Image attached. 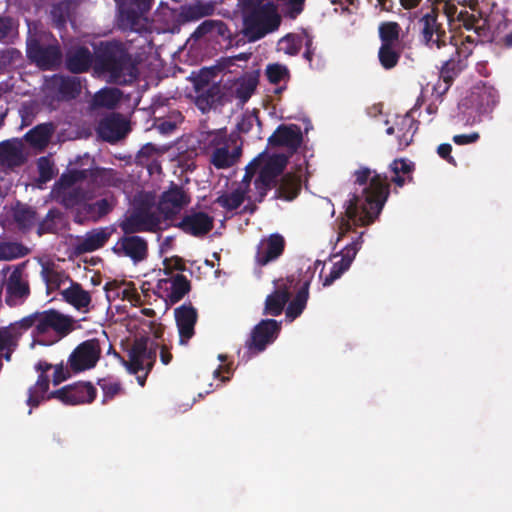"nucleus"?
<instances>
[{"label": "nucleus", "instance_id": "nucleus-9", "mask_svg": "<svg viewBox=\"0 0 512 512\" xmlns=\"http://www.w3.org/2000/svg\"><path fill=\"white\" fill-rule=\"evenodd\" d=\"M445 13L448 19L458 22L459 28H464L467 32H471L472 37L482 39H492V33L489 25V20L483 17L481 12L478 14L469 12L467 10H460L452 5H445Z\"/></svg>", "mask_w": 512, "mask_h": 512}, {"label": "nucleus", "instance_id": "nucleus-54", "mask_svg": "<svg viewBox=\"0 0 512 512\" xmlns=\"http://www.w3.org/2000/svg\"><path fill=\"white\" fill-rule=\"evenodd\" d=\"M265 74L268 81L272 84H279L281 81L288 80L290 77L288 68L279 63L267 65Z\"/></svg>", "mask_w": 512, "mask_h": 512}, {"label": "nucleus", "instance_id": "nucleus-51", "mask_svg": "<svg viewBox=\"0 0 512 512\" xmlns=\"http://www.w3.org/2000/svg\"><path fill=\"white\" fill-rule=\"evenodd\" d=\"M479 99V113H486L491 111L499 101V94L493 87L484 86L479 93H477Z\"/></svg>", "mask_w": 512, "mask_h": 512}, {"label": "nucleus", "instance_id": "nucleus-24", "mask_svg": "<svg viewBox=\"0 0 512 512\" xmlns=\"http://www.w3.org/2000/svg\"><path fill=\"white\" fill-rule=\"evenodd\" d=\"M423 102L422 97H418L415 105L410 111L405 115H398L395 118L398 146L401 149L408 147L413 141V137L418 130L419 125V122L414 119L413 113L422 106Z\"/></svg>", "mask_w": 512, "mask_h": 512}, {"label": "nucleus", "instance_id": "nucleus-44", "mask_svg": "<svg viewBox=\"0 0 512 512\" xmlns=\"http://www.w3.org/2000/svg\"><path fill=\"white\" fill-rule=\"evenodd\" d=\"M53 130L52 123L39 124L25 134V140L34 147H45L51 138Z\"/></svg>", "mask_w": 512, "mask_h": 512}, {"label": "nucleus", "instance_id": "nucleus-64", "mask_svg": "<svg viewBox=\"0 0 512 512\" xmlns=\"http://www.w3.org/2000/svg\"><path fill=\"white\" fill-rule=\"evenodd\" d=\"M3 258L12 259L17 257H23L27 254V250L21 244H6L2 247Z\"/></svg>", "mask_w": 512, "mask_h": 512}, {"label": "nucleus", "instance_id": "nucleus-21", "mask_svg": "<svg viewBox=\"0 0 512 512\" xmlns=\"http://www.w3.org/2000/svg\"><path fill=\"white\" fill-rule=\"evenodd\" d=\"M174 317L179 333L180 344H187L195 335L198 312L191 303H185L174 310Z\"/></svg>", "mask_w": 512, "mask_h": 512}, {"label": "nucleus", "instance_id": "nucleus-22", "mask_svg": "<svg viewBox=\"0 0 512 512\" xmlns=\"http://www.w3.org/2000/svg\"><path fill=\"white\" fill-rule=\"evenodd\" d=\"M130 131L129 122L120 113H112L103 118L98 125V133L107 142L115 143L123 139Z\"/></svg>", "mask_w": 512, "mask_h": 512}, {"label": "nucleus", "instance_id": "nucleus-20", "mask_svg": "<svg viewBox=\"0 0 512 512\" xmlns=\"http://www.w3.org/2000/svg\"><path fill=\"white\" fill-rule=\"evenodd\" d=\"M285 246V238L279 233H273L262 238L256 249V264L263 267L276 261L284 253Z\"/></svg>", "mask_w": 512, "mask_h": 512}, {"label": "nucleus", "instance_id": "nucleus-31", "mask_svg": "<svg viewBox=\"0 0 512 512\" xmlns=\"http://www.w3.org/2000/svg\"><path fill=\"white\" fill-rule=\"evenodd\" d=\"M143 12L139 11L133 5L123 6L120 9L119 26L123 30H130L138 33L147 31V19L143 17Z\"/></svg>", "mask_w": 512, "mask_h": 512}, {"label": "nucleus", "instance_id": "nucleus-27", "mask_svg": "<svg viewBox=\"0 0 512 512\" xmlns=\"http://www.w3.org/2000/svg\"><path fill=\"white\" fill-rule=\"evenodd\" d=\"M49 87L57 93L61 100L75 99L82 91L81 79L77 76L54 75L50 80Z\"/></svg>", "mask_w": 512, "mask_h": 512}, {"label": "nucleus", "instance_id": "nucleus-34", "mask_svg": "<svg viewBox=\"0 0 512 512\" xmlns=\"http://www.w3.org/2000/svg\"><path fill=\"white\" fill-rule=\"evenodd\" d=\"M220 37L223 40L232 41V32L222 20L207 19L203 21L192 33L194 39H201L205 36Z\"/></svg>", "mask_w": 512, "mask_h": 512}, {"label": "nucleus", "instance_id": "nucleus-48", "mask_svg": "<svg viewBox=\"0 0 512 512\" xmlns=\"http://www.w3.org/2000/svg\"><path fill=\"white\" fill-rule=\"evenodd\" d=\"M37 324H38V311L31 313L14 323H11L9 325V328L13 332V334L15 336V340L17 342L18 339L23 334V332H25L31 328H34L33 335L37 336Z\"/></svg>", "mask_w": 512, "mask_h": 512}, {"label": "nucleus", "instance_id": "nucleus-45", "mask_svg": "<svg viewBox=\"0 0 512 512\" xmlns=\"http://www.w3.org/2000/svg\"><path fill=\"white\" fill-rule=\"evenodd\" d=\"M247 190L238 187L231 193H223L215 199V203L226 209L233 211L238 209L246 199Z\"/></svg>", "mask_w": 512, "mask_h": 512}, {"label": "nucleus", "instance_id": "nucleus-63", "mask_svg": "<svg viewBox=\"0 0 512 512\" xmlns=\"http://www.w3.org/2000/svg\"><path fill=\"white\" fill-rule=\"evenodd\" d=\"M22 57L21 52L16 48H7L0 52V64L4 67L10 66Z\"/></svg>", "mask_w": 512, "mask_h": 512}, {"label": "nucleus", "instance_id": "nucleus-33", "mask_svg": "<svg viewBox=\"0 0 512 512\" xmlns=\"http://www.w3.org/2000/svg\"><path fill=\"white\" fill-rule=\"evenodd\" d=\"M61 296L65 302L78 311H87L92 301L90 293L84 290L80 283L73 280L68 288L61 291Z\"/></svg>", "mask_w": 512, "mask_h": 512}, {"label": "nucleus", "instance_id": "nucleus-62", "mask_svg": "<svg viewBox=\"0 0 512 512\" xmlns=\"http://www.w3.org/2000/svg\"><path fill=\"white\" fill-rule=\"evenodd\" d=\"M164 273L170 275L173 271H185L186 266L184 260L179 256L165 258L163 261Z\"/></svg>", "mask_w": 512, "mask_h": 512}, {"label": "nucleus", "instance_id": "nucleus-60", "mask_svg": "<svg viewBox=\"0 0 512 512\" xmlns=\"http://www.w3.org/2000/svg\"><path fill=\"white\" fill-rule=\"evenodd\" d=\"M39 179L42 182L50 181L54 176L53 164L47 157H40L37 162Z\"/></svg>", "mask_w": 512, "mask_h": 512}, {"label": "nucleus", "instance_id": "nucleus-55", "mask_svg": "<svg viewBox=\"0 0 512 512\" xmlns=\"http://www.w3.org/2000/svg\"><path fill=\"white\" fill-rule=\"evenodd\" d=\"M15 160H19V165H21L24 162V157L21 149H18L17 147L8 142H3L0 145V162H15Z\"/></svg>", "mask_w": 512, "mask_h": 512}, {"label": "nucleus", "instance_id": "nucleus-59", "mask_svg": "<svg viewBox=\"0 0 512 512\" xmlns=\"http://www.w3.org/2000/svg\"><path fill=\"white\" fill-rule=\"evenodd\" d=\"M280 43L285 45L282 48L284 52L291 56L297 55L300 52L302 46L300 38L291 34L283 37Z\"/></svg>", "mask_w": 512, "mask_h": 512}, {"label": "nucleus", "instance_id": "nucleus-3", "mask_svg": "<svg viewBox=\"0 0 512 512\" xmlns=\"http://www.w3.org/2000/svg\"><path fill=\"white\" fill-rule=\"evenodd\" d=\"M95 69L108 76V81L125 85L137 77V69L132 63L126 46L119 41L101 43L96 52Z\"/></svg>", "mask_w": 512, "mask_h": 512}, {"label": "nucleus", "instance_id": "nucleus-36", "mask_svg": "<svg viewBox=\"0 0 512 512\" xmlns=\"http://www.w3.org/2000/svg\"><path fill=\"white\" fill-rule=\"evenodd\" d=\"M222 97L221 86L217 83H213L206 89L198 92L195 103L202 112H206L221 104Z\"/></svg>", "mask_w": 512, "mask_h": 512}, {"label": "nucleus", "instance_id": "nucleus-30", "mask_svg": "<svg viewBox=\"0 0 512 512\" xmlns=\"http://www.w3.org/2000/svg\"><path fill=\"white\" fill-rule=\"evenodd\" d=\"M92 63L93 55L85 46L73 48L66 53V68L74 74L87 72Z\"/></svg>", "mask_w": 512, "mask_h": 512}, {"label": "nucleus", "instance_id": "nucleus-23", "mask_svg": "<svg viewBox=\"0 0 512 512\" xmlns=\"http://www.w3.org/2000/svg\"><path fill=\"white\" fill-rule=\"evenodd\" d=\"M174 226L188 235L203 237L213 229L214 218L205 212H193L185 215Z\"/></svg>", "mask_w": 512, "mask_h": 512}, {"label": "nucleus", "instance_id": "nucleus-35", "mask_svg": "<svg viewBox=\"0 0 512 512\" xmlns=\"http://www.w3.org/2000/svg\"><path fill=\"white\" fill-rule=\"evenodd\" d=\"M467 66V63L459 59L457 56H455L453 53L451 57L447 60H445L442 63L441 69H440V78L444 82V87L441 91V85L435 86L434 90L438 92L439 94H444L448 91L450 88L453 80L455 77L463 71Z\"/></svg>", "mask_w": 512, "mask_h": 512}, {"label": "nucleus", "instance_id": "nucleus-6", "mask_svg": "<svg viewBox=\"0 0 512 512\" xmlns=\"http://www.w3.org/2000/svg\"><path fill=\"white\" fill-rule=\"evenodd\" d=\"M420 42L431 50H441L451 44L453 37L448 36L443 23L439 22L436 9L422 15L418 22Z\"/></svg>", "mask_w": 512, "mask_h": 512}, {"label": "nucleus", "instance_id": "nucleus-8", "mask_svg": "<svg viewBox=\"0 0 512 512\" xmlns=\"http://www.w3.org/2000/svg\"><path fill=\"white\" fill-rule=\"evenodd\" d=\"M159 344L147 337L137 338L128 352L129 360L122 359L123 364L131 374H137L146 369L151 371L156 361Z\"/></svg>", "mask_w": 512, "mask_h": 512}, {"label": "nucleus", "instance_id": "nucleus-28", "mask_svg": "<svg viewBox=\"0 0 512 512\" xmlns=\"http://www.w3.org/2000/svg\"><path fill=\"white\" fill-rule=\"evenodd\" d=\"M112 232L108 227L96 228L87 232L84 238L75 245L76 254L89 253L104 247Z\"/></svg>", "mask_w": 512, "mask_h": 512}, {"label": "nucleus", "instance_id": "nucleus-15", "mask_svg": "<svg viewBox=\"0 0 512 512\" xmlns=\"http://www.w3.org/2000/svg\"><path fill=\"white\" fill-rule=\"evenodd\" d=\"M209 146L213 148L209 161L217 169H227L234 166L242 154L241 147L231 148L229 140L221 133H217L213 137Z\"/></svg>", "mask_w": 512, "mask_h": 512}, {"label": "nucleus", "instance_id": "nucleus-11", "mask_svg": "<svg viewBox=\"0 0 512 512\" xmlns=\"http://www.w3.org/2000/svg\"><path fill=\"white\" fill-rule=\"evenodd\" d=\"M27 57L43 70H50L61 63L62 52L57 43L44 44L37 37H29L26 42Z\"/></svg>", "mask_w": 512, "mask_h": 512}, {"label": "nucleus", "instance_id": "nucleus-52", "mask_svg": "<svg viewBox=\"0 0 512 512\" xmlns=\"http://www.w3.org/2000/svg\"><path fill=\"white\" fill-rule=\"evenodd\" d=\"M258 85V77L256 75H249L243 78L235 89L236 98L242 103H246L256 90Z\"/></svg>", "mask_w": 512, "mask_h": 512}, {"label": "nucleus", "instance_id": "nucleus-10", "mask_svg": "<svg viewBox=\"0 0 512 512\" xmlns=\"http://www.w3.org/2000/svg\"><path fill=\"white\" fill-rule=\"evenodd\" d=\"M280 328V323L274 319L261 320L253 328L250 338L246 341L243 360L248 361L253 355L264 351L267 345L277 338Z\"/></svg>", "mask_w": 512, "mask_h": 512}, {"label": "nucleus", "instance_id": "nucleus-26", "mask_svg": "<svg viewBox=\"0 0 512 512\" xmlns=\"http://www.w3.org/2000/svg\"><path fill=\"white\" fill-rule=\"evenodd\" d=\"M291 283L292 281H290L289 279H287L286 282H284L283 280L275 282V291L266 297L265 306L263 310L264 315L279 316L282 314L284 307L291 296Z\"/></svg>", "mask_w": 512, "mask_h": 512}, {"label": "nucleus", "instance_id": "nucleus-46", "mask_svg": "<svg viewBox=\"0 0 512 512\" xmlns=\"http://www.w3.org/2000/svg\"><path fill=\"white\" fill-rule=\"evenodd\" d=\"M306 0H274L280 14L291 20H295L305 8Z\"/></svg>", "mask_w": 512, "mask_h": 512}, {"label": "nucleus", "instance_id": "nucleus-29", "mask_svg": "<svg viewBox=\"0 0 512 512\" xmlns=\"http://www.w3.org/2000/svg\"><path fill=\"white\" fill-rule=\"evenodd\" d=\"M301 191V179L293 173L281 174L277 178L274 199L293 201Z\"/></svg>", "mask_w": 512, "mask_h": 512}, {"label": "nucleus", "instance_id": "nucleus-18", "mask_svg": "<svg viewBox=\"0 0 512 512\" xmlns=\"http://www.w3.org/2000/svg\"><path fill=\"white\" fill-rule=\"evenodd\" d=\"M191 201L189 193L181 186L171 183L168 190L160 196L158 210L165 220L173 219Z\"/></svg>", "mask_w": 512, "mask_h": 512}, {"label": "nucleus", "instance_id": "nucleus-61", "mask_svg": "<svg viewBox=\"0 0 512 512\" xmlns=\"http://www.w3.org/2000/svg\"><path fill=\"white\" fill-rule=\"evenodd\" d=\"M16 345L15 336L9 326L0 327V352L10 350Z\"/></svg>", "mask_w": 512, "mask_h": 512}, {"label": "nucleus", "instance_id": "nucleus-41", "mask_svg": "<svg viewBox=\"0 0 512 512\" xmlns=\"http://www.w3.org/2000/svg\"><path fill=\"white\" fill-rule=\"evenodd\" d=\"M309 285V280L304 281L294 299L288 304L286 308V318L290 321H294L305 309L309 296Z\"/></svg>", "mask_w": 512, "mask_h": 512}, {"label": "nucleus", "instance_id": "nucleus-57", "mask_svg": "<svg viewBox=\"0 0 512 512\" xmlns=\"http://www.w3.org/2000/svg\"><path fill=\"white\" fill-rule=\"evenodd\" d=\"M123 289L120 291V297L122 300L129 301L132 305L137 306L141 304V296L138 293L135 284L133 282L125 281Z\"/></svg>", "mask_w": 512, "mask_h": 512}, {"label": "nucleus", "instance_id": "nucleus-2", "mask_svg": "<svg viewBox=\"0 0 512 512\" xmlns=\"http://www.w3.org/2000/svg\"><path fill=\"white\" fill-rule=\"evenodd\" d=\"M85 160L86 164H81L79 169L73 168L63 173L54 183L51 190L52 199L63 206L65 209L77 208L85 200H91L93 193L81 185L76 184L89 179L96 186H106L109 184L107 175L111 170L99 167H92L94 161L88 155L79 157V162Z\"/></svg>", "mask_w": 512, "mask_h": 512}, {"label": "nucleus", "instance_id": "nucleus-1", "mask_svg": "<svg viewBox=\"0 0 512 512\" xmlns=\"http://www.w3.org/2000/svg\"><path fill=\"white\" fill-rule=\"evenodd\" d=\"M369 185L363 188L360 195L353 194L345 203L344 216L338 227V241L352 230L353 226H366L374 222L380 214L390 194L388 177L375 173L371 177L369 168H361L355 172V182L359 185Z\"/></svg>", "mask_w": 512, "mask_h": 512}, {"label": "nucleus", "instance_id": "nucleus-43", "mask_svg": "<svg viewBox=\"0 0 512 512\" xmlns=\"http://www.w3.org/2000/svg\"><path fill=\"white\" fill-rule=\"evenodd\" d=\"M122 92L118 88H103L92 99L94 108L114 109L120 102Z\"/></svg>", "mask_w": 512, "mask_h": 512}, {"label": "nucleus", "instance_id": "nucleus-50", "mask_svg": "<svg viewBox=\"0 0 512 512\" xmlns=\"http://www.w3.org/2000/svg\"><path fill=\"white\" fill-rule=\"evenodd\" d=\"M14 220L21 229H30L36 221V211L24 204H20L14 209Z\"/></svg>", "mask_w": 512, "mask_h": 512}, {"label": "nucleus", "instance_id": "nucleus-7", "mask_svg": "<svg viewBox=\"0 0 512 512\" xmlns=\"http://www.w3.org/2000/svg\"><path fill=\"white\" fill-rule=\"evenodd\" d=\"M287 164L288 156L283 153L273 154L268 158L254 180V187L257 192L256 202H263L268 191L276 187L277 178L283 173Z\"/></svg>", "mask_w": 512, "mask_h": 512}, {"label": "nucleus", "instance_id": "nucleus-49", "mask_svg": "<svg viewBox=\"0 0 512 512\" xmlns=\"http://www.w3.org/2000/svg\"><path fill=\"white\" fill-rule=\"evenodd\" d=\"M62 218L63 213L59 209H50L45 218L38 225V234L43 235L47 233H56L59 229V222Z\"/></svg>", "mask_w": 512, "mask_h": 512}, {"label": "nucleus", "instance_id": "nucleus-47", "mask_svg": "<svg viewBox=\"0 0 512 512\" xmlns=\"http://www.w3.org/2000/svg\"><path fill=\"white\" fill-rule=\"evenodd\" d=\"M97 384L100 386L103 392V403H106L114 399L117 395L124 393L121 382L112 376L99 379Z\"/></svg>", "mask_w": 512, "mask_h": 512}, {"label": "nucleus", "instance_id": "nucleus-53", "mask_svg": "<svg viewBox=\"0 0 512 512\" xmlns=\"http://www.w3.org/2000/svg\"><path fill=\"white\" fill-rule=\"evenodd\" d=\"M303 58L308 62L311 69L320 70L324 67L325 61L323 57L316 52V47L313 45V40L310 36H306L305 52Z\"/></svg>", "mask_w": 512, "mask_h": 512}, {"label": "nucleus", "instance_id": "nucleus-16", "mask_svg": "<svg viewBox=\"0 0 512 512\" xmlns=\"http://www.w3.org/2000/svg\"><path fill=\"white\" fill-rule=\"evenodd\" d=\"M111 250L116 256L128 258L134 264L145 261L149 255L148 241L138 235L123 234Z\"/></svg>", "mask_w": 512, "mask_h": 512}, {"label": "nucleus", "instance_id": "nucleus-32", "mask_svg": "<svg viewBox=\"0 0 512 512\" xmlns=\"http://www.w3.org/2000/svg\"><path fill=\"white\" fill-rule=\"evenodd\" d=\"M30 295L28 282L23 281L21 275L13 273L10 275L6 285V303L10 307L22 303Z\"/></svg>", "mask_w": 512, "mask_h": 512}, {"label": "nucleus", "instance_id": "nucleus-5", "mask_svg": "<svg viewBox=\"0 0 512 512\" xmlns=\"http://www.w3.org/2000/svg\"><path fill=\"white\" fill-rule=\"evenodd\" d=\"M401 32L400 24L395 21H383L378 26V36L381 42L378 60L385 70H392L399 64L405 47Z\"/></svg>", "mask_w": 512, "mask_h": 512}, {"label": "nucleus", "instance_id": "nucleus-42", "mask_svg": "<svg viewBox=\"0 0 512 512\" xmlns=\"http://www.w3.org/2000/svg\"><path fill=\"white\" fill-rule=\"evenodd\" d=\"M489 41H492V39H482L472 37V35L467 34L463 39H461L460 43L456 42L453 44L451 42L448 47L453 48V54L466 63L467 59L473 54V51L478 44Z\"/></svg>", "mask_w": 512, "mask_h": 512}, {"label": "nucleus", "instance_id": "nucleus-19", "mask_svg": "<svg viewBox=\"0 0 512 512\" xmlns=\"http://www.w3.org/2000/svg\"><path fill=\"white\" fill-rule=\"evenodd\" d=\"M303 142V134L300 126L296 124H280L268 138V144L272 147H285L289 155L297 152Z\"/></svg>", "mask_w": 512, "mask_h": 512}, {"label": "nucleus", "instance_id": "nucleus-40", "mask_svg": "<svg viewBox=\"0 0 512 512\" xmlns=\"http://www.w3.org/2000/svg\"><path fill=\"white\" fill-rule=\"evenodd\" d=\"M49 377L47 374L40 373L36 383L31 386L28 390L27 405L32 408H36L44 400H49L46 395L49 389Z\"/></svg>", "mask_w": 512, "mask_h": 512}, {"label": "nucleus", "instance_id": "nucleus-4", "mask_svg": "<svg viewBox=\"0 0 512 512\" xmlns=\"http://www.w3.org/2000/svg\"><path fill=\"white\" fill-rule=\"evenodd\" d=\"M243 33L255 42L279 29L282 15L274 0H242Z\"/></svg>", "mask_w": 512, "mask_h": 512}, {"label": "nucleus", "instance_id": "nucleus-17", "mask_svg": "<svg viewBox=\"0 0 512 512\" xmlns=\"http://www.w3.org/2000/svg\"><path fill=\"white\" fill-rule=\"evenodd\" d=\"M97 396L96 388L89 382L66 385L48 394V399H58L66 405L92 403Z\"/></svg>", "mask_w": 512, "mask_h": 512}, {"label": "nucleus", "instance_id": "nucleus-13", "mask_svg": "<svg viewBox=\"0 0 512 512\" xmlns=\"http://www.w3.org/2000/svg\"><path fill=\"white\" fill-rule=\"evenodd\" d=\"M75 319L56 309L38 311L37 336L53 331L60 339L75 330Z\"/></svg>", "mask_w": 512, "mask_h": 512}, {"label": "nucleus", "instance_id": "nucleus-38", "mask_svg": "<svg viewBox=\"0 0 512 512\" xmlns=\"http://www.w3.org/2000/svg\"><path fill=\"white\" fill-rule=\"evenodd\" d=\"M390 169L394 174L391 181L398 187H403L406 182L413 180L412 173L415 169V165L407 159H395L390 164Z\"/></svg>", "mask_w": 512, "mask_h": 512}, {"label": "nucleus", "instance_id": "nucleus-14", "mask_svg": "<svg viewBox=\"0 0 512 512\" xmlns=\"http://www.w3.org/2000/svg\"><path fill=\"white\" fill-rule=\"evenodd\" d=\"M100 356V341L97 338L88 339L72 351L68 358V365L73 372H82L94 368Z\"/></svg>", "mask_w": 512, "mask_h": 512}, {"label": "nucleus", "instance_id": "nucleus-37", "mask_svg": "<svg viewBox=\"0 0 512 512\" xmlns=\"http://www.w3.org/2000/svg\"><path fill=\"white\" fill-rule=\"evenodd\" d=\"M161 282H170V289L167 291L166 300L172 305L181 301L191 290V283L183 274H176L169 280L165 279L161 280Z\"/></svg>", "mask_w": 512, "mask_h": 512}, {"label": "nucleus", "instance_id": "nucleus-56", "mask_svg": "<svg viewBox=\"0 0 512 512\" xmlns=\"http://www.w3.org/2000/svg\"><path fill=\"white\" fill-rule=\"evenodd\" d=\"M362 234L341 250V259L351 266L362 244Z\"/></svg>", "mask_w": 512, "mask_h": 512}, {"label": "nucleus", "instance_id": "nucleus-58", "mask_svg": "<svg viewBox=\"0 0 512 512\" xmlns=\"http://www.w3.org/2000/svg\"><path fill=\"white\" fill-rule=\"evenodd\" d=\"M161 153H163L161 148L157 147L153 143H146L138 151L136 160L140 164H145L150 160V158Z\"/></svg>", "mask_w": 512, "mask_h": 512}, {"label": "nucleus", "instance_id": "nucleus-12", "mask_svg": "<svg viewBox=\"0 0 512 512\" xmlns=\"http://www.w3.org/2000/svg\"><path fill=\"white\" fill-rule=\"evenodd\" d=\"M123 234L136 235L140 232L157 233L162 230L159 215L148 209H136L119 221Z\"/></svg>", "mask_w": 512, "mask_h": 512}, {"label": "nucleus", "instance_id": "nucleus-25", "mask_svg": "<svg viewBox=\"0 0 512 512\" xmlns=\"http://www.w3.org/2000/svg\"><path fill=\"white\" fill-rule=\"evenodd\" d=\"M214 7L211 4L197 1L196 3L183 7L179 14H176L174 10H167V14L170 18H177L176 23L172 27L168 28L169 31L175 32L179 29V24L190 21H196L203 17L209 16L213 13Z\"/></svg>", "mask_w": 512, "mask_h": 512}, {"label": "nucleus", "instance_id": "nucleus-39", "mask_svg": "<svg viewBox=\"0 0 512 512\" xmlns=\"http://www.w3.org/2000/svg\"><path fill=\"white\" fill-rule=\"evenodd\" d=\"M41 275L48 293L58 290L63 283L72 280L65 271L56 269L54 264L43 265Z\"/></svg>", "mask_w": 512, "mask_h": 512}]
</instances>
